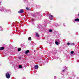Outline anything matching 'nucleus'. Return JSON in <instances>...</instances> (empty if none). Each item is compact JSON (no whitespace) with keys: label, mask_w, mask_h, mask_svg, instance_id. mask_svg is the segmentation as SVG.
<instances>
[{"label":"nucleus","mask_w":79,"mask_h":79,"mask_svg":"<svg viewBox=\"0 0 79 79\" xmlns=\"http://www.w3.org/2000/svg\"><path fill=\"white\" fill-rule=\"evenodd\" d=\"M26 9L27 10H30V9L27 7H26Z\"/></svg>","instance_id":"dca6fc26"},{"label":"nucleus","mask_w":79,"mask_h":79,"mask_svg":"<svg viewBox=\"0 0 79 79\" xmlns=\"http://www.w3.org/2000/svg\"><path fill=\"white\" fill-rule=\"evenodd\" d=\"M63 24H64V26H65V23H64Z\"/></svg>","instance_id":"bb28decb"},{"label":"nucleus","mask_w":79,"mask_h":79,"mask_svg":"<svg viewBox=\"0 0 79 79\" xmlns=\"http://www.w3.org/2000/svg\"><path fill=\"white\" fill-rule=\"evenodd\" d=\"M49 32H52V30L50 29L49 30Z\"/></svg>","instance_id":"aec40b11"},{"label":"nucleus","mask_w":79,"mask_h":79,"mask_svg":"<svg viewBox=\"0 0 79 79\" xmlns=\"http://www.w3.org/2000/svg\"><path fill=\"white\" fill-rule=\"evenodd\" d=\"M53 16L52 15H51L49 16V19H50V20H52L53 19Z\"/></svg>","instance_id":"7ed1b4c3"},{"label":"nucleus","mask_w":79,"mask_h":79,"mask_svg":"<svg viewBox=\"0 0 79 79\" xmlns=\"http://www.w3.org/2000/svg\"><path fill=\"white\" fill-rule=\"evenodd\" d=\"M56 27H57V26H58V24H56Z\"/></svg>","instance_id":"cd10ccee"},{"label":"nucleus","mask_w":79,"mask_h":79,"mask_svg":"<svg viewBox=\"0 0 79 79\" xmlns=\"http://www.w3.org/2000/svg\"><path fill=\"white\" fill-rule=\"evenodd\" d=\"M36 35L37 37H39V34H38V33H36Z\"/></svg>","instance_id":"4468645a"},{"label":"nucleus","mask_w":79,"mask_h":79,"mask_svg":"<svg viewBox=\"0 0 79 79\" xmlns=\"http://www.w3.org/2000/svg\"><path fill=\"white\" fill-rule=\"evenodd\" d=\"M45 26V27H47V25H46Z\"/></svg>","instance_id":"c756f323"},{"label":"nucleus","mask_w":79,"mask_h":79,"mask_svg":"<svg viewBox=\"0 0 79 79\" xmlns=\"http://www.w3.org/2000/svg\"><path fill=\"white\" fill-rule=\"evenodd\" d=\"M54 77H55V79H56V77L54 76Z\"/></svg>","instance_id":"a878e982"},{"label":"nucleus","mask_w":79,"mask_h":79,"mask_svg":"<svg viewBox=\"0 0 79 79\" xmlns=\"http://www.w3.org/2000/svg\"><path fill=\"white\" fill-rule=\"evenodd\" d=\"M29 51L28 50H27L26 51H25V53L26 54H27V53H29Z\"/></svg>","instance_id":"9d476101"},{"label":"nucleus","mask_w":79,"mask_h":79,"mask_svg":"<svg viewBox=\"0 0 79 79\" xmlns=\"http://www.w3.org/2000/svg\"><path fill=\"white\" fill-rule=\"evenodd\" d=\"M64 68H65L64 69V70H62V72H64L65 70H66V67L65 66H64Z\"/></svg>","instance_id":"f8f14e48"},{"label":"nucleus","mask_w":79,"mask_h":79,"mask_svg":"<svg viewBox=\"0 0 79 79\" xmlns=\"http://www.w3.org/2000/svg\"><path fill=\"white\" fill-rule=\"evenodd\" d=\"M19 68H22V66L19 65Z\"/></svg>","instance_id":"a211bd4d"},{"label":"nucleus","mask_w":79,"mask_h":79,"mask_svg":"<svg viewBox=\"0 0 79 79\" xmlns=\"http://www.w3.org/2000/svg\"><path fill=\"white\" fill-rule=\"evenodd\" d=\"M55 43L56 45H58V44H59V43H58V42L57 41H56Z\"/></svg>","instance_id":"ddd939ff"},{"label":"nucleus","mask_w":79,"mask_h":79,"mask_svg":"<svg viewBox=\"0 0 79 79\" xmlns=\"http://www.w3.org/2000/svg\"><path fill=\"white\" fill-rule=\"evenodd\" d=\"M32 21H34V19H32Z\"/></svg>","instance_id":"b1692460"},{"label":"nucleus","mask_w":79,"mask_h":79,"mask_svg":"<svg viewBox=\"0 0 79 79\" xmlns=\"http://www.w3.org/2000/svg\"><path fill=\"white\" fill-rule=\"evenodd\" d=\"M40 6H38L37 7L38 8H40Z\"/></svg>","instance_id":"4be33fe9"},{"label":"nucleus","mask_w":79,"mask_h":79,"mask_svg":"<svg viewBox=\"0 0 79 79\" xmlns=\"http://www.w3.org/2000/svg\"><path fill=\"white\" fill-rule=\"evenodd\" d=\"M0 11H4V12H6L7 11H11L9 9V10H6V9H5L4 8H1V9H0Z\"/></svg>","instance_id":"f257e3e1"},{"label":"nucleus","mask_w":79,"mask_h":79,"mask_svg":"<svg viewBox=\"0 0 79 79\" xmlns=\"http://www.w3.org/2000/svg\"><path fill=\"white\" fill-rule=\"evenodd\" d=\"M75 21H77V22H79V19L78 18L75 19Z\"/></svg>","instance_id":"6e6552de"},{"label":"nucleus","mask_w":79,"mask_h":79,"mask_svg":"<svg viewBox=\"0 0 79 79\" xmlns=\"http://www.w3.org/2000/svg\"><path fill=\"white\" fill-rule=\"evenodd\" d=\"M49 24H51L52 23V22L51 21H50L49 22Z\"/></svg>","instance_id":"5701e85b"},{"label":"nucleus","mask_w":79,"mask_h":79,"mask_svg":"<svg viewBox=\"0 0 79 79\" xmlns=\"http://www.w3.org/2000/svg\"><path fill=\"white\" fill-rule=\"evenodd\" d=\"M38 28L39 29H42V26L40 25L38 26Z\"/></svg>","instance_id":"9b49d317"},{"label":"nucleus","mask_w":79,"mask_h":79,"mask_svg":"<svg viewBox=\"0 0 79 79\" xmlns=\"http://www.w3.org/2000/svg\"><path fill=\"white\" fill-rule=\"evenodd\" d=\"M24 12V10L23 9H21L19 11H18L19 13H23Z\"/></svg>","instance_id":"20e7f679"},{"label":"nucleus","mask_w":79,"mask_h":79,"mask_svg":"<svg viewBox=\"0 0 79 79\" xmlns=\"http://www.w3.org/2000/svg\"><path fill=\"white\" fill-rule=\"evenodd\" d=\"M4 47H2L0 48V50H4Z\"/></svg>","instance_id":"1a4fd4ad"},{"label":"nucleus","mask_w":79,"mask_h":79,"mask_svg":"<svg viewBox=\"0 0 79 79\" xmlns=\"http://www.w3.org/2000/svg\"><path fill=\"white\" fill-rule=\"evenodd\" d=\"M6 77L7 78V79H9L10 77V74H9V73H6Z\"/></svg>","instance_id":"f03ea898"},{"label":"nucleus","mask_w":79,"mask_h":79,"mask_svg":"<svg viewBox=\"0 0 79 79\" xmlns=\"http://www.w3.org/2000/svg\"><path fill=\"white\" fill-rule=\"evenodd\" d=\"M77 62H79V60H78V61H77Z\"/></svg>","instance_id":"7c9ffc66"},{"label":"nucleus","mask_w":79,"mask_h":79,"mask_svg":"<svg viewBox=\"0 0 79 79\" xmlns=\"http://www.w3.org/2000/svg\"><path fill=\"white\" fill-rule=\"evenodd\" d=\"M19 59H21V57H19Z\"/></svg>","instance_id":"393cba45"},{"label":"nucleus","mask_w":79,"mask_h":79,"mask_svg":"<svg viewBox=\"0 0 79 79\" xmlns=\"http://www.w3.org/2000/svg\"><path fill=\"white\" fill-rule=\"evenodd\" d=\"M67 45H74V43H68L67 44Z\"/></svg>","instance_id":"0eeeda50"},{"label":"nucleus","mask_w":79,"mask_h":79,"mask_svg":"<svg viewBox=\"0 0 79 79\" xmlns=\"http://www.w3.org/2000/svg\"><path fill=\"white\" fill-rule=\"evenodd\" d=\"M34 68L35 69H39V66L38 65H35L34 66Z\"/></svg>","instance_id":"39448f33"},{"label":"nucleus","mask_w":79,"mask_h":79,"mask_svg":"<svg viewBox=\"0 0 79 79\" xmlns=\"http://www.w3.org/2000/svg\"><path fill=\"white\" fill-rule=\"evenodd\" d=\"M33 25H35V24H34V23H33Z\"/></svg>","instance_id":"c85d7f7f"},{"label":"nucleus","mask_w":79,"mask_h":79,"mask_svg":"<svg viewBox=\"0 0 79 79\" xmlns=\"http://www.w3.org/2000/svg\"><path fill=\"white\" fill-rule=\"evenodd\" d=\"M28 40H32V39H31V37H29L28 38Z\"/></svg>","instance_id":"2eb2a0df"},{"label":"nucleus","mask_w":79,"mask_h":79,"mask_svg":"<svg viewBox=\"0 0 79 79\" xmlns=\"http://www.w3.org/2000/svg\"><path fill=\"white\" fill-rule=\"evenodd\" d=\"M52 50V52H55V49H53Z\"/></svg>","instance_id":"412c9836"},{"label":"nucleus","mask_w":79,"mask_h":79,"mask_svg":"<svg viewBox=\"0 0 79 79\" xmlns=\"http://www.w3.org/2000/svg\"><path fill=\"white\" fill-rule=\"evenodd\" d=\"M77 79H78V77H77Z\"/></svg>","instance_id":"2f4dec72"},{"label":"nucleus","mask_w":79,"mask_h":79,"mask_svg":"<svg viewBox=\"0 0 79 79\" xmlns=\"http://www.w3.org/2000/svg\"><path fill=\"white\" fill-rule=\"evenodd\" d=\"M32 16H33V17H36L37 16V14H36V13H34L32 15Z\"/></svg>","instance_id":"423d86ee"},{"label":"nucleus","mask_w":79,"mask_h":79,"mask_svg":"<svg viewBox=\"0 0 79 79\" xmlns=\"http://www.w3.org/2000/svg\"><path fill=\"white\" fill-rule=\"evenodd\" d=\"M21 48H19L18 49V52H19V51H21Z\"/></svg>","instance_id":"f3484780"},{"label":"nucleus","mask_w":79,"mask_h":79,"mask_svg":"<svg viewBox=\"0 0 79 79\" xmlns=\"http://www.w3.org/2000/svg\"><path fill=\"white\" fill-rule=\"evenodd\" d=\"M70 53H71V54H73L74 53V52L71 51L70 52Z\"/></svg>","instance_id":"6ab92c4d"}]
</instances>
